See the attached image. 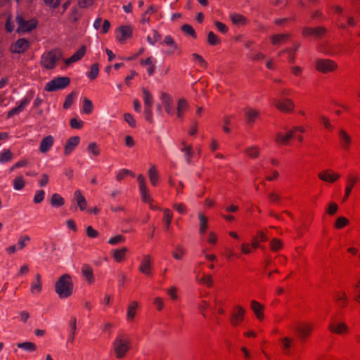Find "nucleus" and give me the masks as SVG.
Here are the masks:
<instances>
[{
    "label": "nucleus",
    "mask_w": 360,
    "mask_h": 360,
    "mask_svg": "<svg viewBox=\"0 0 360 360\" xmlns=\"http://www.w3.org/2000/svg\"><path fill=\"white\" fill-rule=\"evenodd\" d=\"M115 355L117 359H123L131 348V340L125 333L118 334L112 342Z\"/></svg>",
    "instance_id": "obj_1"
},
{
    "label": "nucleus",
    "mask_w": 360,
    "mask_h": 360,
    "mask_svg": "<svg viewBox=\"0 0 360 360\" xmlns=\"http://www.w3.org/2000/svg\"><path fill=\"white\" fill-rule=\"evenodd\" d=\"M56 292L61 299L70 297L73 291V283L69 274L61 276L55 285Z\"/></svg>",
    "instance_id": "obj_2"
},
{
    "label": "nucleus",
    "mask_w": 360,
    "mask_h": 360,
    "mask_svg": "<svg viewBox=\"0 0 360 360\" xmlns=\"http://www.w3.org/2000/svg\"><path fill=\"white\" fill-rule=\"evenodd\" d=\"M61 53L58 50H52L41 56V62L46 69H53L56 67V63L60 59Z\"/></svg>",
    "instance_id": "obj_3"
},
{
    "label": "nucleus",
    "mask_w": 360,
    "mask_h": 360,
    "mask_svg": "<svg viewBox=\"0 0 360 360\" xmlns=\"http://www.w3.org/2000/svg\"><path fill=\"white\" fill-rule=\"evenodd\" d=\"M70 79L68 77H58L49 81L45 86V90L49 92L63 89L69 85Z\"/></svg>",
    "instance_id": "obj_4"
},
{
    "label": "nucleus",
    "mask_w": 360,
    "mask_h": 360,
    "mask_svg": "<svg viewBox=\"0 0 360 360\" xmlns=\"http://www.w3.org/2000/svg\"><path fill=\"white\" fill-rule=\"evenodd\" d=\"M15 20L18 25V28L17 29L18 33L30 32L37 26V21L34 19L26 20L20 14L17 15Z\"/></svg>",
    "instance_id": "obj_5"
},
{
    "label": "nucleus",
    "mask_w": 360,
    "mask_h": 360,
    "mask_svg": "<svg viewBox=\"0 0 360 360\" xmlns=\"http://www.w3.org/2000/svg\"><path fill=\"white\" fill-rule=\"evenodd\" d=\"M337 66V64L334 61L329 59H319L316 63V70L323 73L333 71Z\"/></svg>",
    "instance_id": "obj_6"
},
{
    "label": "nucleus",
    "mask_w": 360,
    "mask_h": 360,
    "mask_svg": "<svg viewBox=\"0 0 360 360\" xmlns=\"http://www.w3.org/2000/svg\"><path fill=\"white\" fill-rule=\"evenodd\" d=\"M297 131L304 132V129L302 127H295L285 134L278 133L276 137V141L279 144H288V141L293 137L294 133Z\"/></svg>",
    "instance_id": "obj_7"
},
{
    "label": "nucleus",
    "mask_w": 360,
    "mask_h": 360,
    "mask_svg": "<svg viewBox=\"0 0 360 360\" xmlns=\"http://www.w3.org/2000/svg\"><path fill=\"white\" fill-rule=\"evenodd\" d=\"M30 47V42L25 38H21L13 43L10 47V51L14 53H23Z\"/></svg>",
    "instance_id": "obj_8"
},
{
    "label": "nucleus",
    "mask_w": 360,
    "mask_h": 360,
    "mask_svg": "<svg viewBox=\"0 0 360 360\" xmlns=\"http://www.w3.org/2000/svg\"><path fill=\"white\" fill-rule=\"evenodd\" d=\"M139 184V191L141 199L145 202H150L152 199L148 195V190L146 186L145 178L142 174H139L137 177Z\"/></svg>",
    "instance_id": "obj_9"
},
{
    "label": "nucleus",
    "mask_w": 360,
    "mask_h": 360,
    "mask_svg": "<svg viewBox=\"0 0 360 360\" xmlns=\"http://www.w3.org/2000/svg\"><path fill=\"white\" fill-rule=\"evenodd\" d=\"M274 105L277 109L283 112H290L294 108L292 101L288 98L276 101L274 102Z\"/></svg>",
    "instance_id": "obj_10"
},
{
    "label": "nucleus",
    "mask_w": 360,
    "mask_h": 360,
    "mask_svg": "<svg viewBox=\"0 0 360 360\" xmlns=\"http://www.w3.org/2000/svg\"><path fill=\"white\" fill-rule=\"evenodd\" d=\"M161 101L167 113L169 115H173L174 111L173 109V101L171 96L167 93H162L161 94Z\"/></svg>",
    "instance_id": "obj_11"
},
{
    "label": "nucleus",
    "mask_w": 360,
    "mask_h": 360,
    "mask_svg": "<svg viewBox=\"0 0 360 360\" xmlns=\"http://www.w3.org/2000/svg\"><path fill=\"white\" fill-rule=\"evenodd\" d=\"M338 135L342 147L345 150H348L349 145L352 142L351 136L342 129L339 130Z\"/></svg>",
    "instance_id": "obj_12"
},
{
    "label": "nucleus",
    "mask_w": 360,
    "mask_h": 360,
    "mask_svg": "<svg viewBox=\"0 0 360 360\" xmlns=\"http://www.w3.org/2000/svg\"><path fill=\"white\" fill-rule=\"evenodd\" d=\"M326 32V28L319 27L316 28L305 27L303 30L302 34L304 36L314 35L316 37H320Z\"/></svg>",
    "instance_id": "obj_13"
},
{
    "label": "nucleus",
    "mask_w": 360,
    "mask_h": 360,
    "mask_svg": "<svg viewBox=\"0 0 360 360\" xmlns=\"http://www.w3.org/2000/svg\"><path fill=\"white\" fill-rule=\"evenodd\" d=\"M330 170H326L319 173L318 176L320 179L330 183H333L340 178L339 174L335 172L330 173Z\"/></svg>",
    "instance_id": "obj_14"
},
{
    "label": "nucleus",
    "mask_w": 360,
    "mask_h": 360,
    "mask_svg": "<svg viewBox=\"0 0 360 360\" xmlns=\"http://www.w3.org/2000/svg\"><path fill=\"white\" fill-rule=\"evenodd\" d=\"M54 139L52 136L49 135L44 138L40 143L39 150L42 153L48 152L53 145Z\"/></svg>",
    "instance_id": "obj_15"
},
{
    "label": "nucleus",
    "mask_w": 360,
    "mask_h": 360,
    "mask_svg": "<svg viewBox=\"0 0 360 360\" xmlns=\"http://www.w3.org/2000/svg\"><path fill=\"white\" fill-rule=\"evenodd\" d=\"M80 138L79 136H72L70 138L65 144L64 153L66 155H68L79 144Z\"/></svg>",
    "instance_id": "obj_16"
},
{
    "label": "nucleus",
    "mask_w": 360,
    "mask_h": 360,
    "mask_svg": "<svg viewBox=\"0 0 360 360\" xmlns=\"http://www.w3.org/2000/svg\"><path fill=\"white\" fill-rule=\"evenodd\" d=\"M236 310L237 311L233 313L231 318V322L232 325L235 326H237L238 323L243 320L244 314L245 312V309L240 306L236 307Z\"/></svg>",
    "instance_id": "obj_17"
},
{
    "label": "nucleus",
    "mask_w": 360,
    "mask_h": 360,
    "mask_svg": "<svg viewBox=\"0 0 360 360\" xmlns=\"http://www.w3.org/2000/svg\"><path fill=\"white\" fill-rule=\"evenodd\" d=\"M290 37L289 34H278L272 35L270 40L274 45H278L287 41Z\"/></svg>",
    "instance_id": "obj_18"
},
{
    "label": "nucleus",
    "mask_w": 360,
    "mask_h": 360,
    "mask_svg": "<svg viewBox=\"0 0 360 360\" xmlns=\"http://www.w3.org/2000/svg\"><path fill=\"white\" fill-rule=\"evenodd\" d=\"M357 180H358L357 177H355V176H349L347 178L348 184L345 188V194L342 199V201L345 202L347 199V198L349 196L352 189L354 185L356 183Z\"/></svg>",
    "instance_id": "obj_19"
},
{
    "label": "nucleus",
    "mask_w": 360,
    "mask_h": 360,
    "mask_svg": "<svg viewBox=\"0 0 360 360\" xmlns=\"http://www.w3.org/2000/svg\"><path fill=\"white\" fill-rule=\"evenodd\" d=\"M74 198L77 201V205L81 210H84L86 207V201L84 197L82 195L81 191L77 190L74 193Z\"/></svg>",
    "instance_id": "obj_20"
},
{
    "label": "nucleus",
    "mask_w": 360,
    "mask_h": 360,
    "mask_svg": "<svg viewBox=\"0 0 360 360\" xmlns=\"http://www.w3.org/2000/svg\"><path fill=\"white\" fill-rule=\"evenodd\" d=\"M82 274L86 278L89 283H92L94 281L93 269L88 264H83L82 266Z\"/></svg>",
    "instance_id": "obj_21"
},
{
    "label": "nucleus",
    "mask_w": 360,
    "mask_h": 360,
    "mask_svg": "<svg viewBox=\"0 0 360 360\" xmlns=\"http://www.w3.org/2000/svg\"><path fill=\"white\" fill-rule=\"evenodd\" d=\"M119 32L121 36H117V38L119 41H124L127 38L130 37L132 34V30L128 26H122L119 28Z\"/></svg>",
    "instance_id": "obj_22"
},
{
    "label": "nucleus",
    "mask_w": 360,
    "mask_h": 360,
    "mask_svg": "<svg viewBox=\"0 0 360 360\" xmlns=\"http://www.w3.org/2000/svg\"><path fill=\"white\" fill-rule=\"evenodd\" d=\"M86 52L85 46L81 47L76 53H75L70 58L66 60V64L69 65L81 59Z\"/></svg>",
    "instance_id": "obj_23"
},
{
    "label": "nucleus",
    "mask_w": 360,
    "mask_h": 360,
    "mask_svg": "<svg viewBox=\"0 0 360 360\" xmlns=\"http://www.w3.org/2000/svg\"><path fill=\"white\" fill-rule=\"evenodd\" d=\"M251 309H252L258 319L261 320L263 319L262 310L264 309V307L261 305L258 302L252 300L251 302Z\"/></svg>",
    "instance_id": "obj_24"
},
{
    "label": "nucleus",
    "mask_w": 360,
    "mask_h": 360,
    "mask_svg": "<svg viewBox=\"0 0 360 360\" xmlns=\"http://www.w3.org/2000/svg\"><path fill=\"white\" fill-rule=\"evenodd\" d=\"M230 19L233 24L237 25H245L247 22V19L243 15L236 13L230 14Z\"/></svg>",
    "instance_id": "obj_25"
},
{
    "label": "nucleus",
    "mask_w": 360,
    "mask_h": 360,
    "mask_svg": "<svg viewBox=\"0 0 360 360\" xmlns=\"http://www.w3.org/2000/svg\"><path fill=\"white\" fill-rule=\"evenodd\" d=\"M299 47L300 44L295 43L292 48H286L283 51V52L287 53L288 54V60L290 63H293L295 62V52L297 51Z\"/></svg>",
    "instance_id": "obj_26"
},
{
    "label": "nucleus",
    "mask_w": 360,
    "mask_h": 360,
    "mask_svg": "<svg viewBox=\"0 0 360 360\" xmlns=\"http://www.w3.org/2000/svg\"><path fill=\"white\" fill-rule=\"evenodd\" d=\"M311 326L310 325H302L295 328L296 331L299 333L301 338L308 336L311 331Z\"/></svg>",
    "instance_id": "obj_27"
},
{
    "label": "nucleus",
    "mask_w": 360,
    "mask_h": 360,
    "mask_svg": "<svg viewBox=\"0 0 360 360\" xmlns=\"http://www.w3.org/2000/svg\"><path fill=\"white\" fill-rule=\"evenodd\" d=\"M330 330L338 334H341L343 331L347 330V326L344 323H339L337 325L331 323L328 326Z\"/></svg>",
    "instance_id": "obj_28"
},
{
    "label": "nucleus",
    "mask_w": 360,
    "mask_h": 360,
    "mask_svg": "<svg viewBox=\"0 0 360 360\" xmlns=\"http://www.w3.org/2000/svg\"><path fill=\"white\" fill-rule=\"evenodd\" d=\"M187 108V102L184 98L179 100L176 108V115L179 118L183 117V112Z\"/></svg>",
    "instance_id": "obj_29"
},
{
    "label": "nucleus",
    "mask_w": 360,
    "mask_h": 360,
    "mask_svg": "<svg viewBox=\"0 0 360 360\" xmlns=\"http://www.w3.org/2000/svg\"><path fill=\"white\" fill-rule=\"evenodd\" d=\"M150 256L146 255L144 257V259L143 260L141 265L139 267V270L143 274H150Z\"/></svg>",
    "instance_id": "obj_30"
},
{
    "label": "nucleus",
    "mask_w": 360,
    "mask_h": 360,
    "mask_svg": "<svg viewBox=\"0 0 360 360\" xmlns=\"http://www.w3.org/2000/svg\"><path fill=\"white\" fill-rule=\"evenodd\" d=\"M148 177L151 184L155 186L157 184L158 174L156 167L154 165H152L148 170Z\"/></svg>",
    "instance_id": "obj_31"
},
{
    "label": "nucleus",
    "mask_w": 360,
    "mask_h": 360,
    "mask_svg": "<svg viewBox=\"0 0 360 360\" xmlns=\"http://www.w3.org/2000/svg\"><path fill=\"white\" fill-rule=\"evenodd\" d=\"M138 307V302L136 301H133L129 306L127 312V319L128 321H133L136 309Z\"/></svg>",
    "instance_id": "obj_32"
},
{
    "label": "nucleus",
    "mask_w": 360,
    "mask_h": 360,
    "mask_svg": "<svg viewBox=\"0 0 360 360\" xmlns=\"http://www.w3.org/2000/svg\"><path fill=\"white\" fill-rule=\"evenodd\" d=\"M70 333L68 336V341L72 342L75 338L77 330V319L75 317H72L70 321Z\"/></svg>",
    "instance_id": "obj_33"
},
{
    "label": "nucleus",
    "mask_w": 360,
    "mask_h": 360,
    "mask_svg": "<svg viewBox=\"0 0 360 360\" xmlns=\"http://www.w3.org/2000/svg\"><path fill=\"white\" fill-rule=\"evenodd\" d=\"M182 144L184 146V148L181 149L182 152L184 153V158L187 164H191V157L193 156L192 148L191 146H186L184 142H182Z\"/></svg>",
    "instance_id": "obj_34"
},
{
    "label": "nucleus",
    "mask_w": 360,
    "mask_h": 360,
    "mask_svg": "<svg viewBox=\"0 0 360 360\" xmlns=\"http://www.w3.org/2000/svg\"><path fill=\"white\" fill-rule=\"evenodd\" d=\"M65 203L64 199L58 193H54L51 196V204L54 207H60Z\"/></svg>",
    "instance_id": "obj_35"
},
{
    "label": "nucleus",
    "mask_w": 360,
    "mask_h": 360,
    "mask_svg": "<svg viewBox=\"0 0 360 360\" xmlns=\"http://www.w3.org/2000/svg\"><path fill=\"white\" fill-rule=\"evenodd\" d=\"M18 348L22 349L27 352H33L37 349L36 345L31 342H20L17 345Z\"/></svg>",
    "instance_id": "obj_36"
},
{
    "label": "nucleus",
    "mask_w": 360,
    "mask_h": 360,
    "mask_svg": "<svg viewBox=\"0 0 360 360\" xmlns=\"http://www.w3.org/2000/svg\"><path fill=\"white\" fill-rule=\"evenodd\" d=\"M198 218L200 220V233L204 234L207 228V219L202 214H198Z\"/></svg>",
    "instance_id": "obj_37"
},
{
    "label": "nucleus",
    "mask_w": 360,
    "mask_h": 360,
    "mask_svg": "<svg viewBox=\"0 0 360 360\" xmlns=\"http://www.w3.org/2000/svg\"><path fill=\"white\" fill-rule=\"evenodd\" d=\"M13 158V153L10 150H4L0 153V163L4 164Z\"/></svg>",
    "instance_id": "obj_38"
},
{
    "label": "nucleus",
    "mask_w": 360,
    "mask_h": 360,
    "mask_svg": "<svg viewBox=\"0 0 360 360\" xmlns=\"http://www.w3.org/2000/svg\"><path fill=\"white\" fill-rule=\"evenodd\" d=\"M143 98L145 107L152 106L153 96L150 94V93L146 89L144 88L143 89Z\"/></svg>",
    "instance_id": "obj_39"
},
{
    "label": "nucleus",
    "mask_w": 360,
    "mask_h": 360,
    "mask_svg": "<svg viewBox=\"0 0 360 360\" xmlns=\"http://www.w3.org/2000/svg\"><path fill=\"white\" fill-rule=\"evenodd\" d=\"M172 219V213L169 209L164 210L163 221L167 230L169 229Z\"/></svg>",
    "instance_id": "obj_40"
},
{
    "label": "nucleus",
    "mask_w": 360,
    "mask_h": 360,
    "mask_svg": "<svg viewBox=\"0 0 360 360\" xmlns=\"http://www.w3.org/2000/svg\"><path fill=\"white\" fill-rule=\"evenodd\" d=\"M99 72V68L97 63L91 65L90 71L86 72V76L91 79H94L97 77Z\"/></svg>",
    "instance_id": "obj_41"
},
{
    "label": "nucleus",
    "mask_w": 360,
    "mask_h": 360,
    "mask_svg": "<svg viewBox=\"0 0 360 360\" xmlns=\"http://www.w3.org/2000/svg\"><path fill=\"white\" fill-rule=\"evenodd\" d=\"M258 114L257 111L252 109H248L245 110V116L250 124H252L255 121Z\"/></svg>",
    "instance_id": "obj_42"
},
{
    "label": "nucleus",
    "mask_w": 360,
    "mask_h": 360,
    "mask_svg": "<svg viewBox=\"0 0 360 360\" xmlns=\"http://www.w3.org/2000/svg\"><path fill=\"white\" fill-rule=\"evenodd\" d=\"M127 248H122L121 249H117L114 250L113 257L117 262H120L123 259L125 253L127 252Z\"/></svg>",
    "instance_id": "obj_43"
},
{
    "label": "nucleus",
    "mask_w": 360,
    "mask_h": 360,
    "mask_svg": "<svg viewBox=\"0 0 360 360\" xmlns=\"http://www.w3.org/2000/svg\"><path fill=\"white\" fill-rule=\"evenodd\" d=\"M292 339H290L289 338H284L281 339L282 346L283 349L284 350L285 354H290V348L292 345Z\"/></svg>",
    "instance_id": "obj_44"
},
{
    "label": "nucleus",
    "mask_w": 360,
    "mask_h": 360,
    "mask_svg": "<svg viewBox=\"0 0 360 360\" xmlns=\"http://www.w3.org/2000/svg\"><path fill=\"white\" fill-rule=\"evenodd\" d=\"M25 186V181L22 176H20L16 177L13 181V188L17 191L22 189Z\"/></svg>",
    "instance_id": "obj_45"
},
{
    "label": "nucleus",
    "mask_w": 360,
    "mask_h": 360,
    "mask_svg": "<svg viewBox=\"0 0 360 360\" xmlns=\"http://www.w3.org/2000/svg\"><path fill=\"white\" fill-rule=\"evenodd\" d=\"M75 96H76V94L75 92H72V93L69 94L65 98V101L63 104V108L65 109L69 108L71 106V105L72 104L74 98Z\"/></svg>",
    "instance_id": "obj_46"
},
{
    "label": "nucleus",
    "mask_w": 360,
    "mask_h": 360,
    "mask_svg": "<svg viewBox=\"0 0 360 360\" xmlns=\"http://www.w3.org/2000/svg\"><path fill=\"white\" fill-rule=\"evenodd\" d=\"M207 41L210 45H216L220 43L217 36L213 32H210L207 36Z\"/></svg>",
    "instance_id": "obj_47"
},
{
    "label": "nucleus",
    "mask_w": 360,
    "mask_h": 360,
    "mask_svg": "<svg viewBox=\"0 0 360 360\" xmlns=\"http://www.w3.org/2000/svg\"><path fill=\"white\" fill-rule=\"evenodd\" d=\"M31 98L28 97L24 98L19 105L15 107L18 113L21 112L24 108L30 103Z\"/></svg>",
    "instance_id": "obj_48"
},
{
    "label": "nucleus",
    "mask_w": 360,
    "mask_h": 360,
    "mask_svg": "<svg viewBox=\"0 0 360 360\" xmlns=\"http://www.w3.org/2000/svg\"><path fill=\"white\" fill-rule=\"evenodd\" d=\"M181 30L184 32H185L187 34L191 35V37L195 38L196 34L194 30V29L190 25L185 24L182 26Z\"/></svg>",
    "instance_id": "obj_49"
},
{
    "label": "nucleus",
    "mask_w": 360,
    "mask_h": 360,
    "mask_svg": "<svg viewBox=\"0 0 360 360\" xmlns=\"http://www.w3.org/2000/svg\"><path fill=\"white\" fill-rule=\"evenodd\" d=\"M92 108H93L92 102L89 99L85 98L84 100V105H83L84 112L86 114H89L91 112Z\"/></svg>",
    "instance_id": "obj_50"
},
{
    "label": "nucleus",
    "mask_w": 360,
    "mask_h": 360,
    "mask_svg": "<svg viewBox=\"0 0 360 360\" xmlns=\"http://www.w3.org/2000/svg\"><path fill=\"white\" fill-rule=\"evenodd\" d=\"M246 153L251 158H257L259 154V150L255 146H250L246 149Z\"/></svg>",
    "instance_id": "obj_51"
},
{
    "label": "nucleus",
    "mask_w": 360,
    "mask_h": 360,
    "mask_svg": "<svg viewBox=\"0 0 360 360\" xmlns=\"http://www.w3.org/2000/svg\"><path fill=\"white\" fill-rule=\"evenodd\" d=\"M161 37V35L155 30L153 31V37L150 36L147 37V41L149 44L154 46L155 42L159 41Z\"/></svg>",
    "instance_id": "obj_52"
},
{
    "label": "nucleus",
    "mask_w": 360,
    "mask_h": 360,
    "mask_svg": "<svg viewBox=\"0 0 360 360\" xmlns=\"http://www.w3.org/2000/svg\"><path fill=\"white\" fill-rule=\"evenodd\" d=\"M349 221L344 217H340L337 219L335 226L336 229H341L348 224Z\"/></svg>",
    "instance_id": "obj_53"
},
{
    "label": "nucleus",
    "mask_w": 360,
    "mask_h": 360,
    "mask_svg": "<svg viewBox=\"0 0 360 360\" xmlns=\"http://www.w3.org/2000/svg\"><path fill=\"white\" fill-rule=\"evenodd\" d=\"M184 254V250L181 245H178L176 246V251L172 252V256L176 259H181L182 255Z\"/></svg>",
    "instance_id": "obj_54"
},
{
    "label": "nucleus",
    "mask_w": 360,
    "mask_h": 360,
    "mask_svg": "<svg viewBox=\"0 0 360 360\" xmlns=\"http://www.w3.org/2000/svg\"><path fill=\"white\" fill-rule=\"evenodd\" d=\"M45 196V192L43 190L37 191L34 197V202L35 203H40L43 201Z\"/></svg>",
    "instance_id": "obj_55"
},
{
    "label": "nucleus",
    "mask_w": 360,
    "mask_h": 360,
    "mask_svg": "<svg viewBox=\"0 0 360 360\" xmlns=\"http://www.w3.org/2000/svg\"><path fill=\"white\" fill-rule=\"evenodd\" d=\"M145 118L149 122H153L152 106H146L144 109Z\"/></svg>",
    "instance_id": "obj_56"
},
{
    "label": "nucleus",
    "mask_w": 360,
    "mask_h": 360,
    "mask_svg": "<svg viewBox=\"0 0 360 360\" xmlns=\"http://www.w3.org/2000/svg\"><path fill=\"white\" fill-rule=\"evenodd\" d=\"M40 279H41L40 275L37 274L36 276L37 282H35V283H33L31 286V290H32V292H34L35 290H37L39 292L41 290V285Z\"/></svg>",
    "instance_id": "obj_57"
},
{
    "label": "nucleus",
    "mask_w": 360,
    "mask_h": 360,
    "mask_svg": "<svg viewBox=\"0 0 360 360\" xmlns=\"http://www.w3.org/2000/svg\"><path fill=\"white\" fill-rule=\"evenodd\" d=\"M87 150L89 153H92L95 156L99 155V150L95 143H91L88 146Z\"/></svg>",
    "instance_id": "obj_58"
},
{
    "label": "nucleus",
    "mask_w": 360,
    "mask_h": 360,
    "mask_svg": "<svg viewBox=\"0 0 360 360\" xmlns=\"http://www.w3.org/2000/svg\"><path fill=\"white\" fill-rule=\"evenodd\" d=\"M124 120L129 124V125L131 127H134L136 126V121L132 116V115L129 113H125L124 115Z\"/></svg>",
    "instance_id": "obj_59"
},
{
    "label": "nucleus",
    "mask_w": 360,
    "mask_h": 360,
    "mask_svg": "<svg viewBox=\"0 0 360 360\" xmlns=\"http://www.w3.org/2000/svg\"><path fill=\"white\" fill-rule=\"evenodd\" d=\"M70 124L73 129H80L82 127L83 122L78 120L77 118H72L70 122Z\"/></svg>",
    "instance_id": "obj_60"
},
{
    "label": "nucleus",
    "mask_w": 360,
    "mask_h": 360,
    "mask_svg": "<svg viewBox=\"0 0 360 360\" xmlns=\"http://www.w3.org/2000/svg\"><path fill=\"white\" fill-rule=\"evenodd\" d=\"M127 174H131V176H134V174L130 172L129 169H122L117 175V180L120 181L122 180V179L124 178V176Z\"/></svg>",
    "instance_id": "obj_61"
},
{
    "label": "nucleus",
    "mask_w": 360,
    "mask_h": 360,
    "mask_svg": "<svg viewBox=\"0 0 360 360\" xmlns=\"http://www.w3.org/2000/svg\"><path fill=\"white\" fill-rule=\"evenodd\" d=\"M270 245H271V249L273 250L276 251V250H279L281 248L282 243L279 240L274 238L272 240Z\"/></svg>",
    "instance_id": "obj_62"
},
{
    "label": "nucleus",
    "mask_w": 360,
    "mask_h": 360,
    "mask_svg": "<svg viewBox=\"0 0 360 360\" xmlns=\"http://www.w3.org/2000/svg\"><path fill=\"white\" fill-rule=\"evenodd\" d=\"M124 240V238L121 236V235H117L113 238H111L109 240H108V243H110V245H115L120 242H122Z\"/></svg>",
    "instance_id": "obj_63"
},
{
    "label": "nucleus",
    "mask_w": 360,
    "mask_h": 360,
    "mask_svg": "<svg viewBox=\"0 0 360 360\" xmlns=\"http://www.w3.org/2000/svg\"><path fill=\"white\" fill-rule=\"evenodd\" d=\"M214 24L219 32H221V33L227 32L228 27H226V25L225 24L221 22H219V21H216Z\"/></svg>",
    "instance_id": "obj_64"
}]
</instances>
